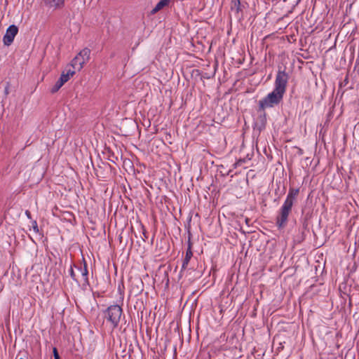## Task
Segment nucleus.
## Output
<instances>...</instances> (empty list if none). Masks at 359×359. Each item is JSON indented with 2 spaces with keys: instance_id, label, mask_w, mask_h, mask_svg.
Listing matches in <instances>:
<instances>
[{
  "instance_id": "obj_1",
  "label": "nucleus",
  "mask_w": 359,
  "mask_h": 359,
  "mask_svg": "<svg viewBox=\"0 0 359 359\" xmlns=\"http://www.w3.org/2000/svg\"><path fill=\"white\" fill-rule=\"evenodd\" d=\"M287 80L288 76L284 71L278 72L273 90L259 102L260 109L264 110L271 108L281 102L286 90Z\"/></svg>"
},
{
  "instance_id": "obj_2",
  "label": "nucleus",
  "mask_w": 359,
  "mask_h": 359,
  "mask_svg": "<svg viewBox=\"0 0 359 359\" xmlns=\"http://www.w3.org/2000/svg\"><path fill=\"white\" fill-rule=\"evenodd\" d=\"M121 315L122 309L118 305L110 306L104 312V318L111 323L114 328L118 325Z\"/></svg>"
},
{
  "instance_id": "obj_3",
  "label": "nucleus",
  "mask_w": 359,
  "mask_h": 359,
  "mask_svg": "<svg viewBox=\"0 0 359 359\" xmlns=\"http://www.w3.org/2000/svg\"><path fill=\"white\" fill-rule=\"evenodd\" d=\"M292 205L289 202H284L276 217V225L279 229L284 228L287 223L288 216L292 211Z\"/></svg>"
},
{
  "instance_id": "obj_4",
  "label": "nucleus",
  "mask_w": 359,
  "mask_h": 359,
  "mask_svg": "<svg viewBox=\"0 0 359 359\" xmlns=\"http://www.w3.org/2000/svg\"><path fill=\"white\" fill-rule=\"evenodd\" d=\"M90 50L84 48L72 60L71 66L74 69L81 70L83 65L89 60Z\"/></svg>"
},
{
  "instance_id": "obj_5",
  "label": "nucleus",
  "mask_w": 359,
  "mask_h": 359,
  "mask_svg": "<svg viewBox=\"0 0 359 359\" xmlns=\"http://www.w3.org/2000/svg\"><path fill=\"white\" fill-rule=\"evenodd\" d=\"M79 270L81 272V277L76 278V276L74 271L73 267L71 266L69 273L70 276L73 280H74L78 283H81L83 286H86L89 284L88 283V270H87V266L86 263L84 262V268L82 269L81 268H79Z\"/></svg>"
},
{
  "instance_id": "obj_6",
  "label": "nucleus",
  "mask_w": 359,
  "mask_h": 359,
  "mask_svg": "<svg viewBox=\"0 0 359 359\" xmlns=\"http://www.w3.org/2000/svg\"><path fill=\"white\" fill-rule=\"evenodd\" d=\"M18 32V28L17 26L14 25H10L6 29V34L4 36V44L7 46H10L13 43L14 38Z\"/></svg>"
},
{
  "instance_id": "obj_7",
  "label": "nucleus",
  "mask_w": 359,
  "mask_h": 359,
  "mask_svg": "<svg viewBox=\"0 0 359 359\" xmlns=\"http://www.w3.org/2000/svg\"><path fill=\"white\" fill-rule=\"evenodd\" d=\"M44 4L49 8L54 9H59L64 6L65 0H43Z\"/></svg>"
},
{
  "instance_id": "obj_8",
  "label": "nucleus",
  "mask_w": 359,
  "mask_h": 359,
  "mask_svg": "<svg viewBox=\"0 0 359 359\" xmlns=\"http://www.w3.org/2000/svg\"><path fill=\"white\" fill-rule=\"evenodd\" d=\"M170 0H161L156 6L151 11V14H155L161 9H163L165 6H168Z\"/></svg>"
},
{
  "instance_id": "obj_9",
  "label": "nucleus",
  "mask_w": 359,
  "mask_h": 359,
  "mask_svg": "<svg viewBox=\"0 0 359 359\" xmlns=\"http://www.w3.org/2000/svg\"><path fill=\"white\" fill-rule=\"evenodd\" d=\"M299 193L298 189H290L285 202L290 203V205H293L294 201Z\"/></svg>"
},
{
  "instance_id": "obj_10",
  "label": "nucleus",
  "mask_w": 359,
  "mask_h": 359,
  "mask_svg": "<svg viewBox=\"0 0 359 359\" xmlns=\"http://www.w3.org/2000/svg\"><path fill=\"white\" fill-rule=\"evenodd\" d=\"M192 255H193V253L191 250V247H189V248L186 252V256L183 260L182 266V269H187Z\"/></svg>"
},
{
  "instance_id": "obj_11",
  "label": "nucleus",
  "mask_w": 359,
  "mask_h": 359,
  "mask_svg": "<svg viewBox=\"0 0 359 359\" xmlns=\"http://www.w3.org/2000/svg\"><path fill=\"white\" fill-rule=\"evenodd\" d=\"M231 9L233 12L238 14L241 11L240 0H231Z\"/></svg>"
},
{
  "instance_id": "obj_12",
  "label": "nucleus",
  "mask_w": 359,
  "mask_h": 359,
  "mask_svg": "<svg viewBox=\"0 0 359 359\" xmlns=\"http://www.w3.org/2000/svg\"><path fill=\"white\" fill-rule=\"evenodd\" d=\"M75 74V69H66V72H62L61 76H60V78H63L64 79H65V83L67 81H69V79L73 76Z\"/></svg>"
},
{
  "instance_id": "obj_13",
  "label": "nucleus",
  "mask_w": 359,
  "mask_h": 359,
  "mask_svg": "<svg viewBox=\"0 0 359 359\" xmlns=\"http://www.w3.org/2000/svg\"><path fill=\"white\" fill-rule=\"evenodd\" d=\"M65 83V79L60 77V79L57 80V81L55 83V84L52 88L51 93H56Z\"/></svg>"
},
{
  "instance_id": "obj_14",
  "label": "nucleus",
  "mask_w": 359,
  "mask_h": 359,
  "mask_svg": "<svg viewBox=\"0 0 359 359\" xmlns=\"http://www.w3.org/2000/svg\"><path fill=\"white\" fill-rule=\"evenodd\" d=\"M53 353L54 355V359H60V357L56 348H53Z\"/></svg>"
},
{
  "instance_id": "obj_15",
  "label": "nucleus",
  "mask_w": 359,
  "mask_h": 359,
  "mask_svg": "<svg viewBox=\"0 0 359 359\" xmlns=\"http://www.w3.org/2000/svg\"><path fill=\"white\" fill-rule=\"evenodd\" d=\"M32 227H33V229L34 231L36 232V233H38L39 232V227H38V225H37V223H36V221H34L32 222Z\"/></svg>"
},
{
  "instance_id": "obj_16",
  "label": "nucleus",
  "mask_w": 359,
  "mask_h": 359,
  "mask_svg": "<svg viewBox=\"0 0 359 359\" xmlns=\"http://www.w3.org/2000/svg\"><path fill=\"white\" fill-rule=\"evenodd\" d=\"M25 215H27V217L29 218V219H31V213L29 210H26L25 211Z\"/></svg>"
},
{
  "instance_id": "obj_17",
  "label": "nucleus",
  "mask_w": 359,
  "mask_h": 359,
  "mask_svg": "<svg viewBox=\"0 0 359 359\" xmlns=\"http://www.w3.org/2000/svg\"><path fill=\"white\" fill-rule=\"evenodd\" d=\"M5 92H6V94L8 93V87L6 88Z\"/></svg>"
},
{
  "instance_id": "obj_18",
  "label": "nucleus",
  "mask_w": 359,
  "mask_h": 359,
  "mask_svg": "<svg viewBox=\"0 0 359 359\" xmlns=\"http://www.w3.org/2000/svg\"><path fill=\"white\" fill-rule=\"evenodd\" d=\"M20 359H24V358H20Z\"/></svg>"
}]
</instances>
